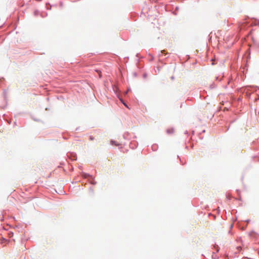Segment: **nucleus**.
Wrapping results in <instances>:
<instances>
[{"label": "nucleus", "mask_w": 259, "mask_h": 259, "mask_svg": "<svg viewBox=\"0 0 259 259\" xmlns=\"http://www.w3.org/2000/svg\"><path fill=\"white\" fill-rule=\"evenodd\" d=\"M167 133L168 134H171L174 133V130L173 129H168L167 130Z\"/></svg>", "instance_id": "nucleus-1"}, {"label": "nucleus", "mask_w": 259, "mask_h": 259, "mask_svg": "<svg viewBox=\"0 0 259 259\" xmlns=\"http://www.w3.org/2000/svg\"><path fill=\"white\" fill-rule=\"evenodd\" d=\"M94 139V138L93 137V136H90V140L92 141Z\"/></svg>", "instance_id": "nucleus-3"}, {"label": "nucleus", "mask_w": 259, "mask_h": 259, "mask_svg": "<svg viewBox=\"0 0 259 259\" xmlns=\"http://www.w3.org/2000/svg\"><path fill=\"white\" fill-rule=\"evenodd\" d=\"M123 104H124V106H126V107H127V108H128V106L126 105V104H125V103H123Z\"/></svg>", "instance_id": "nucleus-5"}, {"label": "nucleus", "mask_w": 259, "mask_h": 259, "mask_svg": "<svg viewBox=\"0 0 259 259\" xmlns=\"http://www.w3.org/2000/svg\"><path fill=\"white\" fill-rule=\"evenodd\" d=\"M164 51H161V53H163Z\"/></svg>", "instance_id": "nucleus-6"}, {"label": "nucleus", "mask_w": 259, "mask_h": 259, "mask_svg": "<svg viewBox=\"0 0 259 259\" xmlns=\"http://www.w3.org/2000/svg\"><path fill=\"white\" fill-rule=\"evenodd\" d=\"M111 143L112 145L115 144V145H118V144H117L114 143V142L113 141H111Z\"/></svg>", "instance_id": "nucleus-4"}, {"label": "nucleus", "mask_w": 259, "mask_h": 259, "mask_svg": "<svg viewBox=\"0 0 259 259\" xmlns=\"http://www.w3.org/2000/svg\"><path fill=\"white\" fill-rule=\"evenodd\" d=\"M255 234V233L253 232V231H252V232H250L249 233V235L250 236H253V235Z\"/></svg>", "instance_id": "nucleus-2"}]
</instances>
